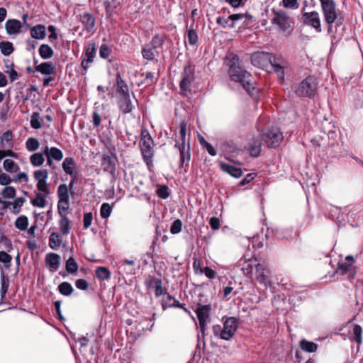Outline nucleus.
I'll use <instances>...</instances> for the list:
<instances>
[{
  "label": "nucleus",
  "mask_w": 363,
  "mask_h": 363,
  "mask_svg": "<svg viewBox=\"0 0 363 363\" xmlns=\"http://www.w3.org/2000/svg\"><path fill=\"white\" fill-rule=\"evenodd\" d=\"M225 63L229 67L228 75L230 80L239 82L250 96H254L257 90L252 82V75L240 66L238 56L229 54L225 58Z\"/></svg>",
  "instance_id": "obj_1"
},
{
  "label": "nucleus",
  "mask_w": 363,
  "mask_h": 363,
  "mask_svg": "<svg viewBox=\"0 0 363 363\" xmlns=\"http://www.w3.org/2000/svg\"><path fill=\"white\" fill-rule=\"evenodd\" d=\"M324 21L328 26V33L330 35H334L333 23L336 26L342 24V18L341 11L337 8L334 0H319Z\"/></svg>",
  "instance_id": "obj_2"
},
{
  "label": "nucleus",
  "mask_w": 363,
  "mask_h": 363,
  "mask_svg": "<svg viewBox=\"0 0 363 363\" xmlns=\"http://www.w3.org/2000/svg\"><path fill=\"white\" fill-rule=\"evenodd\" d=\"M174 147L177 148L180 153V166L187 164L190 160L189 138L186 135V123L182 121L179 125V131L175 134Z\"/></svg>",
  "instance_id": "obj_3"
},
{
  "label": "nucleus",
  "mask_w": 363,
  "mask_h": 363,
  "mask_svg": "<svg viewBox=\"0 0 363 363\" xmlns=\"http://www.w3.org/2000/svg\"><path fill=\"white\" fill-rule=\"evenodd\" d=\"M140 147L143 160L147 165H150L154 156L153 140L147 131H142L140 140Z\"/></svg>",
  "instance_id": "obj_4"
},
{
  "label": "nucleus",
  "mask_w": 363,
  "mask_h": 363,
  "mask_svg": "<svg viewBox=\"0 0 363 363\" xmlns=\"http://www.w3.org/2000/svg\"><path fill=\"white\" fill-rule=\"evenodd\" d=\"M317 85L314 77H308L295 87V92L299 96L311 98L316 94Z\"/></svg>",
  "instance_id": "obj_5"
},
{
  "label": "nucleus",
  "mask_w": 363,
  "mask_h": 363,
  "mask_svg": "<svg viewBox=\"0 0 363 363\" xmlns=\"http://www.w3.org/2000/svg\"><path fill=\"white\" fill-rule=\"evenodd\" d=\"M195 68L194 66L189 63L184 67V71L182 73L181 82L179 83V87L182 91V94L187 95V93L191 92V84L195 79Z\"/></svg>",
  "instance_id": "obj_6"
},
{
  "label": "nucleus",
  "mask_w": 363,
  "mask_h": 363,
  "mask_svg": "<svg viewBox=\"0 0 363 363\" xmlns=\"http://www.w3.org/2000/svg\"><path fill=\"white\" fill-rule=\"evenodd\" d=\"M211 311V306L210 304H201L198 303L197 307L195 310V313L197 315L199 324V333L198 335L200 339V333L202 334L203 337L205 336V332L206 330L207 323L209 321L210 312Z\"/></svg>",
  "instance_id": "obj_7"
},
{
  "label": "nucleus",
  "mask_w": 363,
  "mask_h": 363,
  "mask_svg": "<svg viewBox=\"0 0 363 363\" xmlns=\"http://www.w3.org/2000/svg\"><path fill=\"white\" fill-rule=\"evenodd\" d=\"M354 258L352 255H348L344 261L338 263L337 272L342 276H347V279L352 281L356 275L355 267L353 266Z\"/></svg>",
  "instance_id": "obj_8"
},
{
  "label": "nucleus",
  "mask_w": 363,
  "mask_h": 363,
  "mask_svg": "<svg viewBox=\"0 0 363 363\" xmlns=\"http://www.w3.org/2000/svg\"><path fill=\"white\" fill-rule=\"evenodd\" d=\"M272 11V24L277 26L281 31L286 32L291 28L290 16L282 10L276 11L273 9Z\"/></svg>",
  "instance_id": "obj_9"
},
{
  "label": "nucleus",
  "mask_w": 363,
  "mask_h": 363,
  "mask_svg": "<svg viewBox=\"0 0 363 363\" xmlns=\"http://www.w3.org/2000/svg\"><path fill=\"white\" fill-rule=\"evenodd\" d=\"M263 139L269 147H277L283 140V135L277 128H271L266 130Z\"/></svg>",
  "instance_id": "obj_10"
},
{
  "label": "nucleus",
  "mask_w": 363,
  "mask_h": 363,
  "mask_svg": "<svg viewBox=\"0 0 363 363\" xmlns=\"http://www.w3.org/2000/svg\"><path fill=\"white\" fill-rule=\"evenodd\" d=\"M271 53L263 51L255 52L251 55L252 64L258 68L266 69L270 63Z\"/></svg>",
  "instance_id": "obj_11"
},
{
  "label": "nucleus",
  "mask_w": 363,
  "mask_h": 363,
  "mask_svg": "<svg viewBox=\"0 0 363 363\" xmlns=\"http://www.w3.org/2000/svg\"><path fill=\"white\" fill-rule=\"evenodd\" d=\"M302 18L305 25L314 28L317 33L322 31L320 16L317 11L305 12Z\"/></svg>",
  "instance_id": "obj_12"
},
{
  "label": "nucleus",
  "mask_w": 363,
  "mask_h": 363,
  "mask_svg": "<svg viewBox=\"0 0 363 363\" xmlns=\"http://www.w3.org/2000/svg\"><path fill=\"white\" fill-rule=\"evenodd\" d=\"M255 279L265 287L270 286L271 281L269 277V271L267 266L263 263H258L255 265Z\"/></svg>",
  "instance_id": "obj_13"
},
{
  "label": "nucleus",
  "mask_w": 363,
  "mask_h": 363,
  "mask_svg": "<svg viewBox=\"0 0 363 363\" xmlns=\"http://www.w3.org/2000/svg\"><path fill=\"white\" fill-rule=\"evenodd\" d=\"M238 326L237 318L235 317L228 318L223 323V340H230L236 332Z\"/></svg>",
  "instance_id": "obj_14"
},
{
  "label": "nucleus",
  "mask_w": 363,
  "mask_h": 363,
  "mask_svg": "<svg viewBox=\"0 0 363 363\" xmlns=\"http://www.w3.org/2000/svg\"><path fill=\"white\" fill-rule=\"evenodd\" d=\"M96 55V47L95 44L89 43L86 48L85 53L82 56V60L81 65L84 68V71L86 72L89 68V64L93 62Z\"/></svg>",
  "instance_id": "obj_15"
},
{
  "label": "nucleus",
  "mask_w": 363,
  "mask_h": 363,
  "mask_svg": "<svg viewBox=\"0 0 363 363\" xmlns=\"http://www.w3.org/2000/svg\"><path fill=\"white\" fill-rule=\"evenodd\" d=\"M80 21L83 25L84 30L93 33L96 24L95 17L89 13H84L80 16Z\"/></svg>",
  "instance_id": "obj_16"
},
{
  "label": "nucleus",
  "mask_w": 363,
  "mask_h": 363,
  "mask_svg": "<svg viewBox=\"0 0 363 363\" xmlns=\"http://www.w3.org/2000/svg\"><path fill=\"white\" fill-rule=\"evenodd\" d=\"M257 264L256 259L251 258L248 259H241L239 264L241 267V270L243 274L248 277H252L254 269H255V265Z\"/></svg>",
  "instance_id": "obj_17"
},
{
  "label": "nucleus",
  "mask_w": 363,
  "mask_h": 363,
  "mask_svg": "<svg viewBox=\"0 0 363 363\" xmlns=\"http://www.w3.org/2000/svg\"><path fill=\"white\" fill-rule=\"evenodd\" d=\"M45 265L50 272H55L60 264V256L54 252L48 253L45 256Z\"/></svg>",
  "instance_id": "obj_18"
},
{
  "label": "nucleus",
  "mask_w": 363,
  "mask_h": 363,
  "mask_svg": "<svg viewBox=\"0 0 363 363\" xmlns=\"http://www.w3.org/2000/svg\"><path fill=\"white\" fill-rule=\"evenodd\" d=\"M22 23L17 19H8L5 23V29L10 35L20 33Z\"/></svg>",
  "instance_id": "obj_19"
},
{
  "label": "nucleus",
  "mask_w": 363,
  "mask_h": 363,
  "mask_svg": "<svg viewBox=\"0 0 363 363\" xmlns=\"http://www.w3.org/2000/svg\"><path fill=\"white\" fill-rule=\"evenodd\" d=\"M117 104L121 111L124 114L130 113L134 108L130 96H118Z\"/></svg>",
  "instance_id": "obj_20"
},
{
  "label": "nucleus",
  "mask_w": 363,
  "mask_h": 363,
  "mask_svg": "<svg viewBox=\"0 0 363 363\" xmlns=\"http://www.w3.org/2000/svg\"><path fill=\"white\" fill-rule=\"evenodd\" d=\"M116 157L110 155H104L101 161L104 171L113 174L116 172Z\"/></svg>",
  "instance_id": "obj_21"
},
{
  "label": "nucleus",
  "mask_w": 363,
  "mask_h": 363,
  "mask_svg": "<svg viewBox=\"0 0 363 363\" xmlns=\"http://www.w3.org/2000/svg\"><path fill=\"white\" fill-rule=\"evenodd\" d=\"M35 71L44 75H51L55 73L56 68L52 62H45L36 65Z\"/></svg>",
  "instance_id": "obj_22"
},
{
  "label": "nucleus",
  "mask_w": 363,
  "mask_h": 363,
  "mask_svg": "<svg viewBox=\"0 0 363 363\" xmlns=\"http://www.w3.org/2000/svg\"><path fill=\"white\" fill-rule=\"evenodd\" d=\"M116 91L118 96H130L129 88L119 73L116 75Z\"/></svg>",
  "instance_id": "obj_23"
},
{
  "label": "nucleus",
  "mask_w": 363,
  "mask_h": 363,
  "mask_svg": "<svg viewBox=\"0 0 363 363\" xmlns=\"http://www.w3.org/2000/svg\"><path fill=\"white\" fill-rule=\"evenodd\" d=\"M43 153L46 157H50V159L57 162L61 161L63 158V153L62 150L55 147H49L46 145L43 150Z\"/></svg>",
  "instance_id": "obj_24"
},
{
  "label": "nucleus",
  "mask_w": 363,
  "mask_h": 363,
  "mask_svg": "<svg viewBox=\"0 0 363 363\" xmlns=\"http://www.w3.org/2000/svg\"><path fill=\"white\" fill-rule=\"evenodd\" d=\"M30 35L36 40H43L46 37V28L44 25L38 24L34 26H29Z\"/></svg>",
  "instance_id": "obj_25"
},
{
  "label": "nucleus",
  "mask_w": 363,
  "mask_h": 363,
  "mask_svg": "<svg viewBox=\"0 0 363 363\" xmlns=\"http://www.w3.org/2000/svg\"><path fill=\"white\" fill-rule=\"evenodd\" d=\"M123 0H106L103 5L105 7L107 17H111L116 13V9L121 5Z\"/></svg>",
  "instance_id": "obj_26"
},
{
  "label": "nucleus",
  "mask_w": 363,
  "mask_h": 363,
  "mask_svg": "<svg viewBox=\"0 0 363 363\" xmlns=\"http://www.w3.org/2000/svg\"><path fill=\"white\" fill-rule=\"evenodd\" d=\"M147 289H154L155 290V295L156 297H160L162 295H164V289L162 287V281L161 279L157 278H151L150 281L147 284V286H146Z\"/></svg>",
  "instance_id": "obj_27"
},
{
  "label": "nucleus",
  "mask_w": 363,
  "mask_h": 363,
  "mask_svg": "<svg viewBox=\"0 0 363 363\" xmlns=\"http://www.w3.org/2000/svg\"><path fill=\"white\" fill-rule=\"evenodd\" d=\"M352 329L350 330V340L352 342H357L359 345L362 343V329L360 325L354 324L351 326Z\"/></svg>",
  "instance_id": "obj_28"
},
{
  "label": "nucleus",
  "mask_w": 363,
  "mask_h": 363,
  "mask_svg": "<svg viewBox=\"0 0 363 363\" xmlns=\"http://www.w3.org/2000/svg\"><path fill=\"white\" fill-rule=\"evenodd\" d=\"M62 167L67 174L73 177L77 167V163L73 157H66L62 162Z\"/></svg>",
  "instance_id": "obj_29"
},
{
  "label": "nucleus",
  "mask_w": 363,
  "mask_h": 363,
  "mask_svg": "<svg viewBox=\"0 0 363 363\" xmlns=\"http://www.w3.org/2000/svg\"><path fill=\"white\" fill-rule=\"evenodd\" d=\"M220 169L235 178H240L242 174V171L240 168L235 167L230 164L220 162Z\"/></svg>",
  "instance_id": "obj_30"
},
{
  "label": "nucleus",
  "mask_w": 363,
  "mask_h": 363,
  "mask_svg": "<svg viewBox=\"0 0 363 363\" xmlns=\"http://www.w3.org/2000/svg\"><path fill=\"white\" fill-rule=\"evenodd\" d=\"M262 143L259 138H253L249 143V151L250 155L257 157L261 152Z\"/></svg>",
  "instance_id": "obj_31"
},
{
  "label": "nucleus",
  "mask_w": 363,
  "mask_h": 363,
  "mask_svg": "<svg viewBox=\"0 0 363 363\" xmlns=\"http://www.w3.org/2000/svg\"><path fill=\"white\" fill-rule=\"evenodd\" d=\"M59 228L62 235H67L70 230V220L67 215H60Z\"/></svg>",
  "instance_id": "obj_32"
},
{
  "label": "nucleus",
  "mask_w": 363,
  "mask_h": 363,
  "mask_svg": "<svg viewBox=\"0 0 363 363\" xmlns=\"http://www.w3.org/2000/svg\"><path fill=\"white\" fill-rule=\"evenodd\" d=\"M62 240L58 233H52L49 236L48 245L52 250H57L62 245Z\"/></svg>",
  "instance_id": "obj_33"
},
{
  "label": "nucleus",
  "mask_w": 363,
  "mask_h": 363,
  "mask_svg": "<svg viewBox=\"0 0 363 363\" xmlns=\"http://www.w3.org/2000/svg\"><path fill=\"white\" fill-rule=\"evenodd\" d=\"M156 52V50L151 47L149 44L145 45L141 50L143 57L149 61L155 60Z\"/></svg>",
  "instance_id": "obj_34"
},
{
  "label": "nucleus",
  "mask_w": 363,
  "mask_h": 363,
  "mask_svg": "<svg viewBox=\"0 0 363 363\" xmlns=\"http://www.w3.org/2000/svg\"><path fill=\"white\" fill-rule=\"evenodd\" d=\"M52 48L48 44H42L39 48V55L43 60L50 59L53 56Z\"/></svg>",
  "instance_id": "obj_35"
},
{
  "label": "nucleus",
  "mask_w": 363,
  "mask_h": 363,
  "mask_svg": "<svg viewBox=\"0 0 363 363\" xmlns=\"http://www.w3.org/2000/svg\"><path fill=\"white\" fill-rule=\"evenodd\" d=\"M165 40L166 35L164 34H156L153 36L149 45L157 50V48H162Z\"/></svg>",
  "instance_id": "obj_36"
},
{
  "label": "nucleus",
  "mask_w": 363,
  "mask_h": 363,
  "mask_svg": "<svg viewBox=\"0 0 363 363\" xmlns=\"http://www.w3.org/2000/svg\"><path fill=\"white\" fill-rule=\"evenodd\" d=\"M0 50L3 55L9 56L14 51L13 45L9 41H1Z\"/></svg>",
  "instance_id": "obj_37"
},
{
  "label": "nucleus",
  "mask_w": 363,
  "mask_h": 363,
  "mask_svg": "<svg viewBox=\"0 0 363 363\" xmlns=\"http://www.w3.org/2000/svg\"><path fill=\"white\" fill-rule=\"evenodd\" d=\"M13 133L11 130H7L5 133H4L3 135L1 138V147L4 148L6 147H13Z\"/></svg>",
  "instance_id": "obj_38"
},
{
  "label": "nucleus",
  "mask_w": 363,
  "mask_h": 363,
  "mask_svg": "<svg viewBox=\"0 0 363 363\" xmlns=\"http://www.w3.org/2000/svg\"><path fill=\"white\" fill-rule=\"evenodd\" d=\"M44 155L45 154L43 153V152H36V153L33 154L30 157V164L33 167H40V166L43 165V164L45 162Z\"/></svg>",
  "instance_id": "obj_39"
},
{
  "label": "nucleus",
  "mask_w": 363,
  "mask_h": 363,
  "mask_svg": "<svg viewBox=\"0 0 363 363\" xmlns=\"http://www.w3.org/2000/svg\"><path fill=\"white\" fill-rule=\"evenodd\" d=\"M301 348L307 352H315L318 349V345L313 342L302 340L300 342Z\"/></svg>",
  "instance_id": "obj_40"
},
{
  "label": "nucleus",
  "mask_w": 363,
  "mask_h": 363,
  "mask_svg": "<svg viewBox=\"0 0 363 363\" xmlns=\"http://www.w3.org/2000/svg\"><path fill=\"white\" fill-rule=\"evenodd\" d=\"M3 167L9 173H16L19 170V166L12 160L6 159L4 161Z\"/></svg>",
  "instance_id": "obj_41"
},
{
  "label": "nucleus",
  "mask_w": 363,
  "mask_h": 363,
  "mask_svg": "<svg viewBox=\"0 0 363 363\" xmlns=\"http://www.w3.org/2000/svg\"><path fill=\"white\" fill-rule=\"evenodd\" d=\"M96 277L103 281L108 280L111 277V272L107 267H99L96 269Z\"/></svg>",
  "instance_id": "obj_42"
},
{
  "label": "nucleus",
  "mask_w": 363,
  "mask_h": 363,
  "mask_svg": "<svg viewBox=\"0 0 363 363\" xmlns=\"http://www.w3.org/2000/svg\"><path fill=\"white\" fill-rule=\"evenodd\" d=\"M1 296L4 298L9 289V277L6 276L4 272L1 273Z\"/></svg>",
  "instance_id": "obj_43"
},
{
  "label": "nucleus",
  "mask_w": 363,
  "mask_h": 363,
  "mask_svg": "<svg viewBox=\"0 0 363 363\" xmlns=\"http://www.w3.org/2000/svg\"><path fill=\"white\" fill-rule=\"evenodd\" d=\"M69 207V199H59L57 203V213L59 215H67Z\"/></svg>",
  "instance_id": "obj_44"
},
{
  "label": "nucleus",
  "mask_w": 363,
  "mask_h": 363,
  "mask_svg": "<svg viewBox=\"0 0 363 363\" xmlns=\"http://www.w3.org/2000/svg\"><path fill=\"white\" fill-rule=\"evenodd\" d=\"M59 292L64 296H68L73 292V288L69 282L64 281L58 286Z\"/></svg>",
  "instance_id": "obj_45"
},
{
  "label": "nucleus",
  "mask_w": 363,
  "mask_h": 363,
  "mask_svg": "<svg viewBox=\"0 0 363 363\" xmlns=\"http://www.w3.org/2000/svg\"><path fill=\"white\" fill-rule=\"evenodd\" d=\"M30 202L31 204L35 207L44 208L46 206L45 196L40 193H38L35 197L32 199Z\"/></svg>",
  "instance_id": "obj_46"
},
{
  "label": "nucleus",
  "mask_w": 363,
  "mask_h": 363,
  "mask_svg": "<svg viewBox=\"0 0 363 363\" xmlns=\"http://www.w3.org/2000/svg\"><path fill=\"white\" fill-rule=\"evenodd\" d=\"M25 199L23 197L16 198L13 201H9V206H13L12 212L14 214H18L21 211V207L25 202Z\"/></svg>",
  "instance_id": "obj_47"
},
{
  "label": "nucleus",
  "mask_w": 363,
  "mask_h": 363,
  "mask_svg": "<svg viewBox=\"0 0 363 363\" xmlns=\"http://www.w3.org/2000/svg\"><path fill=\"white\" fill-rule=\"evenodd\" d=\"M26 147L28 151L34 152L40 147V142L35 138H29L26 142Z\"/></svg>",
  "instance_id": "obj_48"
},
{
  "label": "nucleus",
  "mask_w": 363,
  "mask_h": 363,
  "mask_svg": "<svg viewBox=\"0 0 363 363\" xmlns=\"http://www.w3.org/2000/svg\"><path fill=\"white\" fill-rule=\"evenodd\" d=\"M28 226V219L26 216H21L15 221V227L20 230H26Z\"/></svg>",
  "instance_id": "obj_49"
},
{
  "label": "nucleus",
  "mask_w": 363,
  "mask_h": 363,
  "mask_svg": "<svg viewBox=\"0 0 363 363\" xmlns=\"http://www.w3.org/2000/svg\"><path fill=\"white\" fill-rule=\"evenodd\" d=\"M65 268L68 273L74 274L78 270V264L73 257H69L65 264Z\"/></svg>",
  "instance_id": "obj_50"
},
{
  "label": "nucleus",
  "mask_w": 363,
  "mask_h": 363,
  "mask_svg": "<svg viewBox=\"0 0 363 363\" xmlns=\"http://www.w3.org/2000/svg\"><path fill=\"white\" fill-rule=\"evenodd\" d=\"M143 76L145 77L144 81L141 82L138 84V86H140L143 84H145L146 86L152 85L157 82V79L155 77L154 73L151 72H147L145 73L142 74Z\"/></svg>",
  "instance_id": "obj_51"
},
{
  "label": "nucleus",
  "mask_w": 363,
  "mask_h": 363,
  "mask_svg": "<svg viewBox=\"0 0 363 363\" xmlns=\"http://www.w3.org/2000/svg\"><path fill=\"white\" fill-rule=\"evenodd\" d=\"M340 213L337 216V220L340 223L345 222L347 219H348L349 214L352 211V208L350 206H347L345 208H340Z\"/></svg>",
  "instance_id": "obj_52"
},
{
  "label": "nucleus",
  "mask_w": 363,
  "mask_h": 363,
  "mask_svg": "<svg viewBox=\"0 0 363 363\" xmlns=\"http://www.w3.org/2000/svg\"><path fill=\"white\" fill-rule=\"evenodd\" d=\"M57 196L59 199H69L68 186L65 184L59 185L57 188Z\"/></svg>",
  "instance_id": "obj_53"
},
{
  "label": "nucleus",
  "mask_w": 363,
  "mask_h": 363,
  "mask_svg": "<svg viewBox=\"0 0 363 363\" xmlns=\"http://www.w3.org/2000/svg\"><path fill=\"white\" fill-rule=\"evenodd\" d=\"M30 125L34 129H39L42 127V121L40 119V113L33 112L31 115Z\"/></svg>",
  "instance_id": "obj_54"
},
{
  "label": "nucleus",
  "mask_w": 363,
  "mask_h": 363,
  "mask_svg": "<svg viewBox=\"0 0 363 363\" xmlns=\"http://www.w3.org/2000/svg\"><path fill=\"white\" fill-rule=\"evenodd\" d=\"M112 206L108 203H104L100 209V215L102 218H107L112 212Z\"/></svg>",
  "instance_id": "obj_55"
},
{
  "label": "nucleus",
  "mask_w": 363,
  "mask_h": 363,
  "mask_svg": "<svg viewBox=\"0 0 363 363\" xmlns=\"http://www.w3.org/2000/svg\"><path fill=\"white\" fill-rule=\"evenodd\" d=\"M216 23L218 25L222 26L223 28L229 27L233 28L235 27V23L230 22V19H229V16L228 18H225L223 16H218L216 18Z\"/></svg>",
  "instance_id": "obj_56"
},
{
  "label": "nucleus",
  "mask_w": 363,
  "mask_h": 363,
  "mask_svg": "<svg viewBox=\"0 0 363 363\" xmlns=\"http://www.w3.org/2000/svg\"><path fill=\"white\" fill-rule=\"evenodd\" d=\"M12 257L10 255L4 251L0 252V262L3 263L6 268L11 267Z\"/></svg>",
  "instance_id": "obj_57"
},
{
  "label": "nucleus",
  "mask_w": 363,
  "mask_h": 363,
  "mask_svg": "<svg viewBox=\"0 0 363 363\" xmlns=\"http://www.w3.org/2000/svg\"><path fill=\"white\" fill-rule=\"evenodd\" d=\"M1 194L6 199H13L16 196V189L11 186H7L3 189Z\"/></svg>",
  "instance_id": "obj_58"
},
{
  "label": "nucleus",
  "mask_w": 363,
  "mask_h": 363,
  "mask_svg": "<svg viewBox=\"0 0 363 363\" xmlns=\"http://www.w3.org/2000/svg\"><path fill=\"white\" fill-rule=\"evenodd\" d=\"M48 172L47 169H39L34 172V178L37 182L47 180Z\"/></svg>",
  "instance_id": "obj_59"
},
{
  "label": "nucleus",
  "mask_w": 363,
  "mask_h": 363,
  "mask_svg": "<svg viewBox=\"0 0 363 363\" xmlns=\"http://www.w3.org/2000/svg\"><path fill=\"white\" fill-rule=\"evenodd\" d=\"M270 63L269 65L272 66V67H274V66H279V65H285V61L284 60V58L282 57L281 55H274L273 54L271 53V57H270Z\"/></svg>",
  "instance_id": "obj_60"
},
{
  "label": "nucleus",
  "mask_w": 363,
  "mask_h": 363,
  "mask_svg": "<svg viewBox=\"0 0 363 363\" xmlns=\"http://www.w3.org/2000/svg\"><path fill=\"white\" fill-rule=\"evenodd\" d=\"M182 222L181 220L179 219H177L175 220L171 228H170V232L172 234H178L179 233H180L182 231Z\"/></svg>",
  "instance_id": "obj_61"
},
{
  "label": "nucleus",
  "mask_w": 363,
  "mask_h": 363,
  "mask_svg": "<svg viewBox=\"0 0 363 363\" xmlns=\"http://www.w3.org/2000/svg\"><path fill=\"white\" fill-rule=\"evenodd\" d=\"M157 195L162 199H166L169 196V188L165 185L160 186L157 189Z\"/></svg>",
  "instance_id": "obj_62"
},
{
  "label": "nucleus",
  "mask_w": 363,
  "mask_h": 363,
  "mask_svg": "<svg viewBox=\"0 0 363 363\" xmlns=\"http://www.w3.org/2000/svg\"><path fill=\"white\" fill-rule=\"evenodd\" d=\"M47 180L39 181L37 182V189L40 192L43 193L45 196H48L50 194V190L48 186Z\"/></svg>",
  "instance_id": "obj_63"
},
{
  "label": "nucleus",
  "mask_w": 363,
  "mask_h": 363,
  "mask_svg": "<svg viewBox=\"0 0 363 363\" xmlns=\"http://www.w3.org/2000/svg\"><path fill=\"white\" fill-rule=\"evenodd\" d=\"M111 53L110 48L106 45L102 44L99 49V55L103 59H107Z\"/></svg>",
  "instance_id": "obj_64"
}]
</instances>
